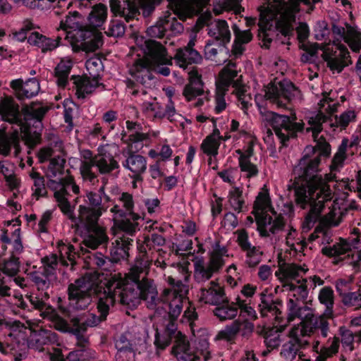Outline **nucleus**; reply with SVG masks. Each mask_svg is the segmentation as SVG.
Wrapping results in <instances>:
<instances>
[{"label": "nucleus", "instance_id": "nucleus-22", "mask_svg": "<svg viewBox=\"0 0 361 361\" xmlns=\"http://www.w3.org/2000/svg\"><path fill=\"white\" fill-rule=\"evenodd\" d=\"M195 42L196 37L193 36L185 47L176 50L173 59L179 67L185 69L189 65L202 63V55L194 49Z\"/></svg>", "mask_w": 361, "mask_h": 361}, {"label": "nucleus", "instance_id": "nucleus-24", "mask_svg": "<svg viewBox=\"0 0 361 361\" xmlns=\"http://www.w3.org/2000/svg\"><path fill=\"white\" fill-rule=\"evenodd\" d=\"M10 87L18 99H29L36 96L39 90V83L36 78H30L23 82L20 78L13 80Z\"/></svg>", "mask_w": 361, "mask_h": 361}, {"label": "nucleus", "instance_id": "nucleus-48", "mask_svg": "<svg viewBox=\"0 0 361 361\" xmlns=\"http://www.w3.org/2000/svg\"><path fill=\"white\" fill-rule=\"evenodd\" d=\"M352 245L344 240H341L332 247H324L322 253L331 257H340L348 253L351 250Z\"/></svg>", "mask_w": 361, "mask_h": 361}, {"label": "nucleus", "instance_id": "nucleus-43", "mask_svg": "<svg viewBox=\"0 0 361 361\" xmlns=\"http://www.w3.org/2000/svg\"><path fill=\"white\" fill-rule=\"evenodd\" d=\"M193 353L197 355V360L208 361L210 357L209 344L206 337L195 338L193 341Z\"/></svg>", "mask_w": 361, "mask_h": 361}, {"label": "nucleus", "instance_id": "nucleus-6", "mask_svg": "<svg viewBox=\"0 0 361 361\" xmlns=\"http://www.w3.org/2000/svg\"><path fill=\"white\" fill-rule=\"evenodd\" d=\"M81 17L78 12L74 11L66 16L60 23V28L63 30L73 29L74 32L71 36L73 49L75 51L80 50L85 52H94L102 47V37L99 34L90 30L82 29Z\"/></svg>", "mask_w": 361, "mask_h": 361}, {"label": "nucleus", "instance_id": "nucleus-1", "mask_svg": "<svg viewBox=\"0 0 361 361\" xmlns=\"http://www.w3.org/2000/svg\"><path fill=\"white\" fill-rule=\"evenodd\" d=\"M319 159L309 160L303 159L294 168V173L299 177L303 178L306 181L305 185H300L295 188V201L302 209L310 204V212L305 216L302 228L303 231H309L314 226L320 214L325 207H328L329 212L322 218V223L329 226H336L341 221L342 212L336 201L331 202V192L329 185L322 182V177L314 175Z\"/></svg>", "mask_w": 361, "mask_h": 361}, {"label": "nucleus", "instance_id": "nucleus-7", "mask_svg": "<svg viewBox=\"0 0 361 361\" xmlns=\"http://www.w3.org/2000/svg\"><path fill=\"white\" fill-rule=\"evenodd\" d=\"M48 108L39 104L31 103L21 109L23 118L17 125L23 133V139L30 148L40 143L43 129L42 119Z\"/></svg>", "mask_w": 361, "mask_h": 361}, {"label": "nucleus", "instance_id": "nucleus-15", "mask_svg": "<svg viewBox=\"0 0 361 361\" xmlns=\"http://www.w3.org/2000/svg\"><path fill=\"white\" fill-rule=\"evenodd\" d=\"M299 95L300 91L286 80L269 85L265 91L267 99L279 108L286 107L290 100Z\"/></svg>", "mask_w": 361, "mask_h": 361}, {"label": "nucleus", "instance_id": "nucleus-60", "mask_svg": "<svg viewBox=\"0 0 361 361\" xmlns=\"http://www.w3.org/2000/svg\"><path fill=\"white\" fill-rule=\"evenodd\" d=\"M89 259L92 264L104 270H109L113 265L111 259L105 257L101 252H95L90 255Z\"/></svg>", "mask_w": 361, "mask_h": 361}, {"label": "nucleus", "instance_id": "nucleus-40", "mask_svg": "<svg viewBox=\"0 0 361 361\" xmlns=\"http://www.w3.org/2000/svg\"><path fill=\"white\" fill-rule=\"evenodd\" d=\"M242 326L245 328L247 326L246 319L243 320L238 319L234 321L231 325L226 326L224 329L218 333L216 336V340L233 341L240 330Z\"/></svg>", "mask_w": 361, "mask_h": 361}, {"label": "nucleus", "instance_id": "nucleus-21", "mask_svg": "<svg viewBox=\"0 0 361 361\" xmlns=\"http://www.w3.org/2000/svg\"><path fill=\"white\" fill-rule=\"evenodd\" d=\"M257 230L261 235L267 236L281 231L284 226L283 217L275 211L266 215H258L256 217Z\"/></svg>", "mask_w": 361, "mask_h": 361}, {"label": "nucleus", "instance_id": "nucleus-39", "mask_svg": "<svg viewBox=\"0 0 361 361\" xmlns=\"http://www.w3.org/2000/svg\"><path fill=\"white\" fill-rule=\"evenodd\" d=\"M173 353L178 361H196L197 355L190 349L189 343L185 339L176 341V344L173 348Z\"/></svg>", "mask_w": 361, "mask_h": 361}, {"label": "nucleus", "instance_id": "nucleus-14", "mask_svg": "<svg viewBox=\"0 0 361 361\" xmlns=\"http://www.w3.org/2000/svg\"><path fill=\"white\" fill-rule=\"evenodd\" d=\"M235 63L229 62L219 73V79L216 82V90L221 92H226L229 86L233 83L235 88V94L241 102L242 109H244L245 113L247 109V102L245 100V93L247 92L246 86L242 84L241 78L233 81V79L237 76V71L234 69Z\"/></svg>", "mask_w": 361, "mask_h": 361}, {"label": "nucleus", "instance_id": "nucleus-30", "mask_svg": "<svg viewBox=\"0 0 361 361\" xmlns=\"http://www.w3.org/2000/svg\"><path fill=\"white\" fill-rule=\"evenodd\" d=\"M103 212L98 209L90 208V206L80 205L78 207V216L76 217V223L80 224L85 228H89L99 224L98 221Z\"/></svg>", "mask_w": 361, "mask_h": 361}, {"label": "nucleus", "instance_id": "nucleus-38", "mask_svg": "<svg viewBox=\"0 0 361 361\" xmlns=\"http://www.w3.org/2000/svg\"><path fill=\"white\" fill-rule=\"evenodd\" d=\"M28 275L39 290L45 291L46 296H48L47 290L56 283V276H48L42 271H32Z\"/></svg>", "mask_w": 361, "mask_h": 361}, {"label": "nucleus", "instance_id": "nucleus-16", "mask_svg": "<svg viewBox=\"0 0 361 361\" xmlns=\"http://www.w3.org/2000/svg\"><path fill=\"white\" fill-rule=\"evenodd\" d=\"M266 120L283 144L289 138L294 137L296 133L302 130L303 128L302 123H293L288 116L279 115L273 111L267 113Z\"/></svg>", "mask_w": 361, "mask_h": 361}, {"label": "nucleus", "instance_id": "nucleus-57", "mask_svg": "<svg viewBox=\"0 0 361 361\" xmlns=\"http://www.w3.org/2000/svg\"><path fill=\"white\" fill-rule=\"evenodd\" d=\"M300 343L295 341H288L283 345L281 355L286 361H293L298 355Z\"/></svg>", "mask_w": 361, "mask_h": 361}, {"label": "nucleus", "instance_id": "nucleus-44", "mask_svg": "<svg viewBox=\"0 0 361 361\" xmlns=\"http://www.w3.org/2000/svg\"><path fill=\"white\" fill-rule=\"evenodd\" d=\"M68 193L66 190L61 192H54V196L56 199L58 206L61 209V212L67 215V216L73 221H76V216L74 215L73 210L71 208V204L68 200L67 196Z\"/></svg>", "mask_w": 361, "mask_h": 361}, {"label": "nucleus", "instance_id": "nucleus-56", "mask_svg": "<svg viewBox=\"0 0 361 361\" xmlns=\"http://www.w3.org/2000/svg\"><path fill=\"white\" fill-rule=\"evenodd\" d=\"M63 157V154H60L50 159L48 169L51 173V177L63 175L66 163V159Z\"/></svg>", "mask_w": 361, "mask_h": 361}, {"label": "nucleus", "instance_id": "nucleus-8", "mask_svg": "<svg viewBox=\"0 0 361 361\" xmlns=\"http://www.w3.org/2000/svg\"><path fill=\"white\" fill-rule=\"evenodd\" d=\"M307 282V279H303L302 281L297 280L296 283H286L283 285V290L288 293V321H293L295 318L309 321L314 318V310L312 308L299 305L300 302L307 299L308 296Z\"/></svg>", "mask_w": 361, "mask_h": 361}, {"label": "nucleus", "instance_id": "nucleus-50", "mask_svg": "<svg viewBox=\"0 0 361 361\" xmlns=\"http://www.w3.org/2000/svg\"><path fill=\"white\" fill-rule=\"evenodd\" d=\"M214 271L203 261L199 260L195 263L194 278L199 283H204L214 274Z\"/></svg>", "mask_w": 361, "mask_h": 361}, {"label": "nucleus", "instance_id": "nucleus-29", "mask_svg": "<svg viewBox=\"0 0 361 361\" xmlns=\"http://www.w3.org/2000/svg\"><path fill=\"white\" fill-rule=\"evenodd\" d=\"M188 75L189 83L184 88L183 95L190 101L203 93V82L197 68H192Z\"/></svg>", "mask_w": 361, "mask_h": 361}, {"label": "nucleus", "instance_id": "nucleus-53", "mask_svg": "<svg viewBox=\"0 0 361 361\" xmlns=\"http://www.w3.org/2000/svg\"><path fill=\"white\" fill-rule=\"evenodd\" d=\"M19 269V258L16 256H11L8 259L0 264V270L8 276H15L18 273Z\"/></svg>", "mask_w": 361, "mask_h": 361}, {"label": "nucleus", "instance_id": "nucleus-49", "mask_svg": "<svg viewBox=\"0 0 361 361\" xmlns=\"http://www.w3.org/2000/svg\"><path fill=\"white\" fill-rule=\"evenodd\" d=\"M71 67L72 62L70 60H62L56 67L55 75L59 86H66Z\"/></svg>", "mask_w": 361, "mask_h": 361}, {"label": "nucleus", "instance_id": "nucleus-13", "mask_svg": "<svg viewBox=\"0 0 361 361\" xmlns=\"http://www.w3.org/2000/svg\"><path fill=\"white\" fill-rule=\"evenodd\" d=\"M147 274H143L137 280L140 301L143 300L147 309L159 312L163 309L162 299L165 298L169 293V289L165 288L159 293L155 281L147 277Z\"/></svg>", "mask_w": 361, "mask_h": 361}, {"label": "nucleus", "instance_id": "nucleus-59", "mask_svg": "<svg viewBox=\"0 0 361 361\" xmlns=\"http://www.w3.org/2000/svg\"><path fill=\"white\" fill-rule=\"evenodd\" d=\"M104 188H101L99 192L89 191L86 192L87 206L92 209H98L101 212H105L106 208L102 204V198L101 193L104 192Z\"/></svg>", "mask_w": 361, "mask_h": 361}, {"label": "nucleus", "instance_id": "nucleus-37", "mask_svg": "<svg viewBox=\"0 0 361 361\" xmlns=\"http://www.w3.org/2000/svg\"><path fill=\"white\" fill-rule=\"evenodd\" d=\"M271 211L274 210L271 207L269 190L264 185L256 197L252 213L256 218L258 215H266L267 213H271Z\"/></svg>", "mask_w": 361, "mask_h": 361}, {"label": "nucleus", "instance_id": "nucleus-42", "mask_svg": "<svg viewBox=\"0 0 361 361\" xmlns=\"http://www.w3.org/2000/svg\"><path fill=\"white\" fill-rule=\"evenodd\" d=\"M154 100L152 97H149L148 99L138 98V101L140 102L144 111L146 113H153V116L156 118H164L166 116V106L164 107L161 106L159 103Z\"/></svg>", "mask_w": 361, "mask_h": 361}, {"label": "nucleus", "instance_id": "nucleus-64", "mask_svg": "<svg viewBox=\"0 0 361 361\" xmlns=\"http://www.w3.org/2000/svg\"><path fill=\"white\" fill-rule=\"evenodd\" d=\"M342 302L346 306L355 307V309H360L361 293L357 292H348L342 298Z\"/></svg>", "mask_w": 361, "mask_h": 361}, {"label": "nucleus", "instance_id": "nucleus-2", "mask_svg": "<svg viewBox=\"0 0 361 361\" xmlns=\"http://www.w3.org/2000/svg\"><path fill=\"white\" fill-rule=\"evenodd\" d=\"M151 263L152 259L145 248L141 247L135 264L125 274V277H122L120 273L111 274L104 283V293L101 296L104 298H111L114 300L113 306L118 301L127 308H136L140 303L137 280L142 274H148Z\"/></svg>", "mask_w": 361, "mask_h": 361}, {"label": "nucleus", "instance_id": "nucleus-26", "mask_svg": "<svg viewBox=\"0 0 361 361\" xmlns=\"http://www.w3.org/2000/svg\"><path fill=\"white\" fill-rule=\"evenodd\" d=\"M0 116L3 121L11 124L21 122L19 105L11 96H5L0 99Z\"/></svg>", "mask_w": 361, "mask_h": 361}, {"label": "nucleus", "instance_id": "nucleus-61", "mask_svg": "<svg viewBox=\"0 0 361 361\" xmlns=\"http://www.w3.org/2000/svg\"><path fill=\"white\" fill-rule=\"evenodd\" d=\"M119 200L123 203V207L124 211L126 212L127 216L129 215L131 216L134 221L140 218L138 214L133 212L134 202L132 195L128 192H123Z\"/></svg>", "mask_w": 361, "mask_h": 361}, {"label": "nucleus", "instance_id": "nucleus-36", "mask_svg": "<svg viewBox=\"0 0 361 361\" xmlns=\"http://www.w3.org/2000/svg\"><path fill=\"white\" fill-rule=\"evenodd\" d=\"M11 147L15 149V156H18L20 151L19 133L14 130L7 135L5 133H0V154L8 156L10 154Z\"/></svg>", "mask_w": 361, "mask_h": 361}, {"label": "nucleus", "instance_id": "nucleus-9", "mask_svg": "<svg viewBox=\"0 0 361 361\" xmlns=\"http://www.w3.org/2000/svg\"><path fill=\"white\" fill-rule=\"evenodd\" d=\"M89 157H85L86 160L82 161L80 171L85 180L92 182L97 176L92 171L94 166L98 172L102 175L111 174L114 170L119 168V164L114 156L105 147L99 149V152L92 157L91 152H88Z\"/></svg>", "mask_w": 361, "mask_h": 361}, {"label": "nucleus", "instance_id": "nucleus-52", "mask_svg": "<svg viewBox=\"0 0 361 361\" xmlns=\"http://www.w3.org/2000/svg\"><path fill=\"white\" fill-rule=\"evenodd\" d=\"M357 112L353 109H348L339 116H334V122L332 126L345 128L350 123L356 121Z\"/></svg>", "mask_w": 361, "mask_h": 361}, {"label": "nucleus", "instance_id": "nucleus-23", "mask_svg": "<svg viewBox=\"0 0 361 361\" xmlns=\"http://www.w3.org/2000/svg\"><path fill=\"white\" fill-rule=\"evenodd\" d=\"M300 319V324L292 328L289 333L290 337L292 339L290 341H295L298 343H300V338L305 336L307 334L308 330L307 329V326H306V325L308 323L310 325V326L308 327L310 329L309 331L312 330V329H320L323 336H326L328 322L323 316L315 317L314 315V318L309 321H303L302 319Z\"/></svg>", "mask_w": 361, "mask_h": 361}, {"label": "nucleus", "instance_id": "nucleus-4", "mask_svg": "<svg viewBox=\"0 0 361 361\" xmlns=\"http://www.w3.org/2000/svg\"><path fill=\"white\" fill-rule=\"evenodd\" d=\"M333 32V46L336 47V50L334 51L330 44L322 46L315 43L312 45L310 55L314 56L318 49L322 50V58L328 67L332 71L340 73L352 63L349 51L341 42L343 40L353 51L358 52L361 50V32L355 27L347 26L346 28L334 27Z\"/></svg>", "mask_w": 361, "mask_h": 361}, {"label": "nucleus", "instance_id": "nucleus-11", "mask_svg": "<svg viewBox=\"0 0 361 361\" xmlns=\"http://www.w3.org/2000/svg\"><path fill=\"white\" fill-rule=\"evenodd\" d=\"M113 301L111 298H104L100 295L97 304L99 316L93 313H83L70 317V322L75 326V334L86 332L88 328L97 326L106 321L110 308L113 307Z\"/></svg>", "mask_w": 361, "mask_h": 361}, {"label": "nucleus", "instance_id": "nucleus-27", "mask_svg": "<svg viewBox=\"0 0 361 361\" xmlns=\"http://www.w3.org/2000/svg\"><path fill=\"white\" fill-rule=\"evenodd\" d=\"M123 166L132 173L131 178L135 182H142V174L147 169L146 158L140 154L130 153L129 156L123 162Z\"/></svg>", "mask_w": 361, "mask_h": 361}, {"label": "nucleus", "instance_id": "nucleus-34", "mask_svg": "<svg viewBox=\"0 0 361 361\" xmlns=\"http://www.w3.org/2000/svg\"><path fill=\"white\" fill-rule=\"evenodd\" d=\"M74 84L76 89V95L78 99H84L85 97L92 93L99 86V80L92 78V77H75L73 78Z\"/></svg>", "mask_w": 361, "mask_h": 361}, {"label": "nucleus", "instance_id": "nucleus-45", "mask_svg": "<svg viewBox=\"0 0 361 361\" xmlns=\"http://www.w3.org/2000/svg\"><path fill=\"white\" fill-rule=\"evenodd\" d=\"M107 8L102 4L95 5L89 14L88 20L91 26L100 27L106 18Z\"/></svg>", "mask_w": 361, "mask_h": 361}, {"label": "nucleus", "instance_id": "nucleus-47", "mask_svg": "<svg viewBox=\"0 0 361 361\" xmlns=\"http://www.w3.org/2000/svg\"><path fill=\"white\" fill-rule=\"evenodd\" d=\"M318 299L319 302L324 305L327 308L324 315L322 316L325 319V317H330L331 314V308L334 305V294L332 288L329 286L322 288L319 293Z\"/></svg>", "mask_w": 361, "mask_h": 361}, {"label": "nucleus", "instance_id": "nucleus-32", "mask_svg": "<svg viewBox=\"0 0 361 361\" xmlns=\"http://www.w3.org/2000/svg\"><path fill=\"white\" fill-rule=\"evenodd\" d=\"M41 316L49 321L55 329L64 333L75 334V326L71 322H68L52 308L48 307L46 311L42 312Z\"/></svg>", "mask_w": 361, "mask_h": 361}, {"label": "nucleus", "instance_id": "nucleus-10", "mask_svg": "<svg viewBox=\"0 0 361 361\" xmlns=\"http://www.w3.org/2000/svg\"><path fill=\"white\" fill-rule=\"evenodd\" d=\"M93 279L91 274H85L68 285V300L74 310H85L92 304L97 290V284Z\"/></svg>", "mask_w": 361, "mask_h": 361}, {"label": "nucleus", "instance_id": "nucleus-54", "mask_svg": "<svg viewBox=\"0 0 361 361\" xmlns=\"http://www.w3.org/2000/svg\"><path fill=\"white\" fill-rule=\"evenodd\" d=\"M170 22L169 16L160 19L154 25L147 28V33L151 37L161 38L166 31V26Z\"/></svg>", "mask_w": 361, "mask_h": 361}, {"label": "nucleus", "instance_id": "nucleus-18", "mask_svg": "<svg viewBox=\"0 0 361 361\" xmlns=\"http://www.w3.org/2000/svg\"><path fill=\"white\" fill-rule=\"evenodd\" d=\"M242 295L245 298H242L238 295L235 298V302L229 305L228 302L221 305L217 306L214 310V315L216 316L220 320L231 319L234 318L238 313V309L240 310V317H245L243 316V313H248L247 298H248V284L243 286L241 290Z\"/></svg>", "mask_w": 361, "mask_h": 361}, {"label": "nucleus", "instance_id": "nucleus-58", "mask_svg": "<svg viewBox=\"0 0 361 361\" xmlns=\"http://www.w3.org/2000/svg\"><path fill=\"white\" fill-rule=\"evenodd\" d=\"M43 264L42 272L47 274L48 276H56V270L58 266V257L56 254H51L42 259Z\"/></svg>", "mask_w": 361, "mask_h": 361}, {"label": "nucleus", "instance_id": "nucleus-28", "mask_svg": "<svg viewBox=\"0 0 361 361\" xmlns=\"http://www.w3.org/2000/svg\"><path fill=\"white\" fill-rule=\"evenodd\" d=\"M83 243L93 250L107 243L109 237L106 228L100 224L85 228Z\"/></svg>", "mask_w": 361, "mask_h": 361}, {"label": "nucleus", "instance_id": "nucleus-46", "mask_svg": "<svg viewBox=\"0 0 361 361\" xmlns=\"http://www.w3.org/2000/svg\"><path fill=\"white\" fill-rule=\"evenodd\" d=\"M126 83L128 89L130 90V92L131 93L132 95L136 97V100L138 103L140 104V102L138 101L139 97L144 99H148L149 97H152V94H149L148 91L144 88L149 87V86H144L137 80L135 82L134 80L131 79H127ZM152 83H154L153 80ZM153 84H152L150 87Z\"/></svg>", "mask_w": 361, "mask_h": 361}, {"label": "nucleus", "instance_id": "nucleus-41", "mask_svg": "<svg viewBox=\"0 0 361 361\" xmlns=\"http://www.w3.org/2000/svg\"><path fill=\"white\" fill-rule=\"evenodd\" d=\"M235 40L232 52L235 56H240L246 49L245 45L248 42V31L241 30L236 25L233 27Z\"/></svg>", "mask_w": 361, "mask_h": 361}, {"label": "nucleus", "instance_id": "nucleus-12", "mask_svg": "<svg viewBox=\"0 0 361 361\" xmlns=\"http://www.w3.org/2000/svg\"><path fill=\"white\" fill-rule=\"evenodd\" d=\"M166 281L169 286V293L162 299V305L169 304V317L178 319L183 311L184 301L188 293V286L182 281L177 280L171 276L166 277Z\"/></svg>", "mask_w": 361, "mask_h": 361}, {"label": "nucleus", "instance_id": "nucleus-35", "mask_svg": "<svg viewBox=\"0 0 361 361\" xmlns=\"http://www.w3.org/2000/svg\"><path fill=\"white\" fill-rule=\"evenodd\" d=\"M208 34L215 40L220 41L218 46L221 48L220 51L224 50V47L231 39V32L226 20H218L214 27L209 29Z\"/></svg>", "mask_w": 361, "mask_h": 361}, {"label": "nucleus", "instance_id": "nucleus-20", "mask_svg": "<svg viewBox=\"0 0 361 361\" xmlns=\"http://www.w3.org/2000/svg\"><path fill=\"white\" fill-rule=\"evenodd\" d=\"M199 300L211 305H221L228 302L224 288L214 281L204 284L197 295Z\"/></svg>", "mask_w": 361, "mask_h": 361}, {"label": "nucleus", "instance_id": "nucleus-62", "mask_svg": "<svg viewBox=\"0 0 361 361\" xmlns=\"http://www.w3.org/2000/svg\"><path fill=\"white\" fill-rule=\"evenodd\" d=\"M219 142L212 137H207L201 145V149L207 155L216 156L218 154Z\"/></svg>", "mask_w": 361, "mask_h": 361}, {"label": "nucleus", "instance_id": "nucleus-31", "mask_svg": "<svg viewBox=\"0 0 361 361\" xmlns=\"http://www.w3.org/2000/svg\"><path fill=\"white\" fill-rule=\"evenodd\" d=\"M133 243V238L124 235L115 240V245L111 249L112 264L129 257L128 251Z\"/></svg>", "mask_w": 361, "mask_h": 361}, {"label": "nucleus", "instance_id": "nucleus-25", "mask_svg": "<svg viewBox=\"0 0 361 361\" xmlns=\"http://www.w3.org/2000/svg\"><path fill=\"white\" fill-rule=\"evenodd\" d=\"M308 271L305 265H298L290 263H279L278 269L275 271V276L283 283H293V281L298 280V278L305 275Z\"/></svg>", "mask_w": 361, "mask_h": 361}, {"label": "nucleus", "instance_id": "nucleus-19", "mask_svg": "<svg viewBox=\"0 0 361 361\" xmlns=\"http://www.w3.org/2000/svg\"><path fill=\"white\" fill-rule=\"evenodd\" d=\"M353 142L350 143L349 140L347 138H343L341 141V145H339V147L338 148L337 152H336V154H334V156L332 159V162H331V164L330 165L331 173L329 174H326L324 178H323V176L322 175L318 173L319 165H317V171L314 172V174L317 175L318 176H321L322 182L325 183V184L326 185H329L327 184V182L335 178V174H334L333 172L339 171L343 166L344 161L347 158L346 150L348 147H353ZM305 158H307L309 160H311V161L313 159H319L318 164H319V163H320V158L319 156L310 157L307 155H305L300 160L299 163Z\"/></svg>", "mask_w": 361, "mask_h": 361}, {"label": "nucleus", "instance_id": "nucleus-55", "mask_svg": "<svg viewBox=\"0 0 361 361\" xmlns=\"http://www.w3.org/2000/svg\"><path fill=\"white\" fill-rule=\"evenodd\" d=\"M85 66L90 77L99 80L100 73L103 70L102 60L99 57H92L87 60Z\"/></svg>", "mask_w": 361, "mask_h": 361}, {"label": "nucleus", "instance_id": "nucleus-3", "mask_svg": "<svg viewBox=\"0 0 361 361\" xmlns=\"http://www.w3.org/2000/svg\"><path fill=\"white\" fill-rule=\"evenodd\" d=\"M319 0H273L260 10L259 37L263 46L269 47L276 30L286 36L292 34L295 22V13L299 11V4L318 2Z\"/></svg>", "mask_w": 361, "mask_h": 361}, {"label": "nucleus", "instance_id": "nucleus-17", "mask_svg": "<svg viewBox=\"0 0 361 361\" xmlns=\"http://www.w3.org/2000/svg\"><path fill=\"white\" fill-rule=\"evenodd\" d=\"M319 111L311 112L307 116L310 128L307 131H312L314 139L322 130V124L326 121L324 114H331L337 111L338 103L334 102L330 97L325 96L318 103Z\"/></svg>", "mask_w": 361, "mask_h": 361}, {"label": "nucleus", "instance_id": "nucleus-63", "mask_svg": "<svg viewBox=\"0 0 361 361\" xmlns=\"http://www.w3.org/2000/svg\"><path fill=\"white\" fill-rule=\"evenodd\" d=\"M105 33L108 36L119 37L125 33V26L123 23L117 20H113L109 25L108 27L105 30Z\"/></svg>", "mask_w": 361, "mask_h": 361}, {"label": "nucleus", "instance_id": "nucleus-51", "mask_svg": "<svg viewBox=\"0 0 361 361\" xmlns=\"http://www.w3.org/2000/svg\"><path fill=\"white\" fill-rule=\"evenodd\" d=\"M30 177L33 180L34 193L33 195L38 199L39 197L46 196L47 191L45 187L44 178L33 169L29 173Z\"/></svg>", "mask_w": 361, "mask_h": 361}, {"label": "nucleus", "instance_id": "nucleus-5", "mask_svg": "<svg viewBox=\"0 0 361 361\" xmlns=\"http://www.w3.org/2000/svg\"><path fill=\"white\" fill-rule=\"evenodd\" d=\"M145 57L137 59L129 68V73L144 86H150L154 80L151 72L152 64L171 65L172 57L165 47L159 42L148 39L145 42Z\"/></svg>", "mask_w": 361, "mask_h": 361}, {"label": "nucleus", "instance_id": "nucleus-33", "mask_svg": "<svg viewBox=\"0 0 361 361\" xmlns=\"http://www.w3.org/2000/svg\"><path fill=\"white\" fill-rule=\"evenodd\" d=\"M47 140L49 141V146L40 149L37 154L39 163L47 161L56 152L58 154H63V142L56 135L49 134Z\"/></svg>", "mask_w": 361, "mask_h": 361}]
</instances>
